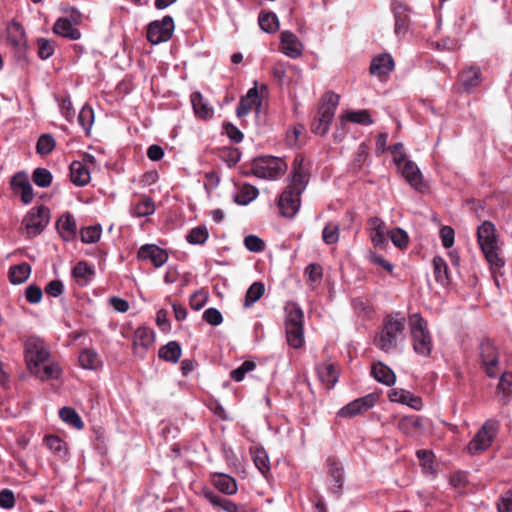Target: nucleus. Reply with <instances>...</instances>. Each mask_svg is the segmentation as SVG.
<instances>
[{
	"label": "nucleus",
	"mask_w": 512,
	"mask_h": 512,
	"mask_svg": "<svg viewBox=\"0 0 512 512\" xmlns=\"http://www.w3.org/2000/svg\"><path fill=\"white\" fill-rule=\"evenodd\" d=\"M309 168L305 165V157L301 154L295 156L292 170L288 178V185L278 197V210L281 216L293 218L300 209L301 195L309 182Z\"/></svg>",
	"instance_id": "obj_1"
},
{
	"label": "nucleus",
	"mask_w": 512,
	"mask_h": 512,
	"mask_svg": "<svg viewBox=\"0 0 512 512\" xmlns=\"http://www.w3.org/2000/svg\"><path fill=\"white\" fill-rule=\"evenodd\" d=\"M344 118L350 122L366 126L373 123L368 110L347 111Z\"/></svg>",
	"instance_id": "obj_48"
},
{
	"label": "nucleus",
	"mask_w": 512,
	"mask_h": 512,
	"mask_svg": "<svg viewBox=\"0 0 512 512\" xmlns=\"http://www.w3.org/2000/svg\"><path fill=\"white\" fill-rule=\"evenodd\" d=\"M340 235L339 225L335 222H328L322 231V240L327 245H333L338 242Z\"/></svg>",
	"instance_id": "obj_46"
},
{
	"label": "nucleus",
	"mask_w": 512,
	"mask_h": 512,
	"mask_svg": "<svg viewBox=\"0 0 512 512\" xmlns=\"http://www.w3.org/2000/svg\"><path fill=\"white\" fill-rule=\"evenodd\" d=\"M378 396L370 393L364 397L355 399L342 407L337 415L342 418H353L371 409L377 402Z\"/></svg>",
	"instance_id": "obj_15"
},
{
	"label": "nucleus",
	"mask_w": 512,
	"mask_h": 512,
	"mask_svg": "<svg viewBox=\"0 0 512 512\" xmlns=\"http://www.w3.org/2000/svg\"><path fill=\"white\" fill-rule=\"evenodd\" d=\"M258 26L267 33H274L279 30V21L274 13L262 11L258 16Z\"/></svg>",
	"instance_id": "obj_39"
},
{
	"label": "nucleus",
	"mask_w": 512,
	"mask_h": 512,
	"mask_svg": "<svg viewBox=\"0 0 512 512\" xmlns=\"http://www.w3.org/2000/svg\"><path fill=\"white\" fill-rule=\"evenodd\" d=\"M395 163L401 170L402 176L414 189L419 192L427 189L420 169L413 161L408 160L405 154L395 156Z\"/></svg>",
	"instance_id": "obj_12"
},
{
	"label": "nucleus",
	"mask_w": 512,
	"mask_h": 512,
	"mask_svg": "<svg viewBox=\"0 0 512 512\" xmlns=\"http://www.w3.org/2000/svg\"><path fill=\"white\" fill-rule=\"evenodd\" d=\"M15 506V496L12 490L3 489L0 491V507L3 509H11Z\"/></svg>",
	"instance_id": "obj_63"
},
{
	"label": "nucleus",
	"mask_w": 512,
	"mask_h": 512,
	"mask_svg": "<svg viewBox=\"0 0 512 512\" xmlns=\"http://www.w3.org/2000/svg\"><path fill=\"white\" fill-rule=\"evenodd\" d=\"M258 471L263 475L268 484L271 485L273 477L270 472V462L266 451L263 448L258 447Z\"/></svg>",
	"instance_id": "obj_45"
},
{
	"label": "nucleus",
	"mask_w": 512,
	"mask_h": 512,
	"mask_svg": "<svg viewBox=\"0 0 512 512\" xmlns=\"http://www.w3.org/2000/svg\"><path fill=\"white\" fill-rule=\"evenodd\" d=\"M317 373L321 382L328 388H333L338 380V371L333 364H320Z\"/></svg>",
	"instance_id": "obj_33"
},
{
	"label": "nucleus",
	"mask_w": 512,
	"mask_h": 512,
	"mask_svg": "<svg viewBox=\"0 0 512 512\" xmlns=\"http://www.w3.org/2000/svg\"><path fill=\"white\" fill-rule=\"evenodd\" d=\"M37 46H38V56L43 60L51 57L55 50L54 43L46 38L38 39Z\"/></svg>",
	"instance_id": "obj_58"
},
{
	"label": "nucleus",
	"mask_w": 512,
	"mask_h": 512,
	"mask_svg": "<svg viewBox=\"0 0 512 512\" xmlns=\"http://www.w3.org/2000/svg\"><path fill=\"white\" fill-rule=\"evenodd\" d=\"M458 82L463 91L471 92L482 82V72L478 66H468L462 69L458 75Z\"/></svg>",
	"instance_id": "obj_17"
},
{
	"label": "nucleus",
	"mask_w": 512,
	"mask_h": 512,
	"mask_svg": "<svg viewBox=\"0 0 512 512\" xmlns=\"http://www.w3.org/2000/svg\"><path fill=\"white\" fill-rule=\"evenodd\" d=\"M256 367V364L252 360H247L241 364L237 369H234L231 371L230 376L231 378L236 381L240 382L244 379L246 373L252 372Z\"/></svg>",
	"instance_id": "obj_55"
},
{
	"label": "nucleus",
	"mask_w": 512,
	"mask_h": 512,
	"mask_svg": "<svg viewBox=\"0 0 512 512\" xmlns=\"http://www.w3.org/2000/svg\"><path fill=\"white\" fill-rule=\"evenodd\" d=\"M155 204L151 197L143 196L137 203L132 205L130 213L134 217H146L154 214Z\"/></svg>",
	"instance_id": "obj_32"
},
{
	"label": "nucleus",
	"mask_w": 512,
	"mask_h": 512,
	"mask_svg": "<svg viewBox=\"0 0 512 512\" xmlns=\"http://www.w3.org/2000/svg\"><path fill=\"white\" fill-rule=\"evenodd\" d=\"M31 274V266L28 263H21L9 269V280L12 284L24 283Z\"/></svg>",
	"instance_id": "obj_37"
},
{
	"label": "nucleus",
	"mask_w": 512,
	"mask_h": 512,
	"mask_svg": "<svg viewBox=\"0 0 512 512\" xmlns=\"http://www.w3.org/2000/svg\"><path fill=\"white\" fill-rule=\"evenodd\" d=\"M286 339L290 347L299 349L304 345V312L301 307L289 301L284 307Z\"/></svg>",
	"instance_id": "obj_3"
},
{
	"label": "nucleus",
	"mask_w": 512,
	"mask_h": 512,
	"mask_svg": "<svg viewBox=\"0 0 512 512\" xmlns=\"http://www.w3.org/2000/svg\"><path fill=\"white\" fill-rule=\"evenodd\" d=\"M409 326L414 352L423 357H429L433 349V341L426 320L419 313H415L409 317Z\"/></svg>",
	"instance_id": "obj_4"
},
{
	"label": "nucleus",
	"mask_w": 512,
	"mask_h": 512,
	"mask_svg": "<svg viewBox=\"0 0 512 512\" xmlns=\"http://www.w3.org/2000/svg\"><path fill=\"white\" fill-rule=\"evenodd\" d=\"M256 104V82L251 87L245 96H242L236 114L239 118L246 116L252 109V106Z\"/></svg>",
	"instance_id": "obj_36"
},
{
	"label": "nucleus",
	"mask_w": 512,
	"mask_h": 512,
	"mask_svg": "<svg viewBox=\"0 0 512 512\" xmlns=\"http://www.w3.org/2000/svg\"><path fill=\"white\" fill-rule=\"evenodd\" d=\"M94 275V269L86 261L78 262L73 270L72 276L81 285L88 284Z\"/></svg>",
	"instance_id": "obj_34"
},
{
	"label": "nucleus",
	"mask_w": 512,
	"mask_h": 512,
	"mask_svg": "<svg viewBox=\"0 0 512 512\" xmlns=\"http://www.w3.org/2000/svg\"><path fill=\"white\" fill-rule=\"evenodd\" d=\"M204 496L214 507H219L226 512H238V507L233 501L221 497L213 491H205Z\"/></svg>",
	"instance_id": "obj_35"
},
{
	"label": "nucleus",
	"mask_w": 512,
	"mask_h": 512,
	"mask_svg": "<svg viewBox=\"0 0 512 512\" xmlns=\"http://www.w3.org/2000/svg\"><path fill=\"white\" fill-rule=\"evenodd\" d=\"M394 60L388 53L375 56L370 64V73L379 78L387 76L394 69Z\"/></svg>",
	"instance_id": "obj_22"
},
{
	"label": "nucleus",
	"mask_w": 512,
	"mask_h": 512,
	"mask_svg": "<svg viewBox=\"0 0 512 512\" xmlns=\"http://www.w3.org/2000/svg\"><path fill=\"white\" fill-rule=\"evenodd\" d=\"M370 230V239L377 248H384L387 245L388 230L384 221L378 217H372L368 220Z\"/></svg>",
	"instance_id": "obj_19"
},
{
	"label": "nucleus",
	"mask_w": 512,
	"mask_h": 512,
	"mask_svg": "<svg viewBox=\"0 0 512 512\" xmlns=\"http://www.w3.org/2000/svg\"><path fill=\"white\" fill-rule=\"evenodd\" d=\"M60 418L67 424L73 426L76 429H82L84 427V423L81 420L79 414L75 411V409L71 407H63L59 411Z\"/></svg>",
	"instance_id": "obj_42"
},
{
	"label": "nucleus",
	"mask_w": 512,
	"mask_h": 512,
	"mask_svg": "<svg viewBox=\"0 0 512 512\" xmlns=\"http://www.w3.org/2000/svg\"><path fill=\"white\" fill-rule=\"evenodd\" d=\"M397 428L405 435L415 436L422 429L421 418L416 415L403 416L398 420Z\"/></svg>",
	"instance_id": "obj_28"
},
{
	"label": "nucleus",
	"mask_w": 512,
	"mask_h": 512,
	"mask_svg": "<svg viewBox=\"0 0 512 512\" xmlns=\"http://www.w3.org/2000/svg\"><path fill=\"white\" fill-rule=\"evenodd\" d=\"M498 512H512V490L503 493L497 501Z\"/></svg>",
	"instance_id": "obj_60"
},
{
	"label": "nucleus",
	"mask_w": 512,
	"mask_h": 512,
	"mask_svg": "<svg viewBox=\"0 0 512 512\" xmlns=\"http://www.w3.org/2000/svg\"><path fill=\"white\" fill-rule=\"evenodd\" d=\"M55 145V139L51 134H42L37 141V153L47 155L54 150Z\"/></svg>",
	"instance_id": "obj_49"
},
{
	"label": "nucleus",
	"mask_w": 512,
	"mask_h": 512,
	"mask_svg": "<svg viewBox=\"0 0 512 512\" xmlns=\"http://www.w3.org/2000/svg\"><path fill=\"white\" fill-rule=\"evenodd\" d=\"M24 357L30 373L41 381L55 380L61 376V367L50 361V351L43 339L29 337L24 344Z\"/></svg>",
	"instance_id": "obj_2"
},
{
	"label": "nucleus",
	"mask_w": 512,
	"mask_h": 512,
	"mask_svg": "<svg viewBox=\"0 0 512 512\" xmlns=\"http://www.w3.org/2000/svg\"><path fill=\"white\" fill-rule=\"evenodd\" d=\"M70 179L77 186H85L91 179L89 167L83 162L73 161L70 164Z\"/></svg>",
	"instance_id": "obj_25"
},
{
	"label": "nucleus",
	"mask_w": 512,
	"mask_h": 512,
	"mask_svg": "<svg viewBox=\"0 0 512 512\" xmlns=\"http://www.w3.org/2000/svg\"><path fill=\"white\" fill-rule=\"evenodd\" d=\"M190 101L193 111L197 118L202 120H209L214 115V108L204 99L203 95L199 92H193L190 96Z\"/></svg>",
	"instance_id": "obj_23"
},
{
	"label": "nucleus",
	"mask_w": 512,
	"mask_h": 512,
	"mask_svg": "<svg viewBox=\"0 0 512 512\" xmlns=\"http://www.w3.org/2000/svg\"><path fill=\"white\" fill-rule=\"evenodd\" d=\"M154 343V332L148 327H139L133 336L134 354L143 357Z\"/></svg>",
	"instance_id": "obj_18"
},
{
	"label": "nucleus",
	"mask_w": 512,
	"mask_h": 512,
	"mask_svg": "<svg viewBox=\"0 0 512 512\" xmlns=\"http://www.w3.org/2000/svg\"><path fill=\"white\" fill-rule=\"evenodd\" d=\"M203 319L212 326H218L223 322L222 314L216 308L206 309L203 313Z\"/></svg>",
	"instance_id": "obj_59"
},
{
	"label": "nucleus",
	"mask_w": 512,
	"mask_h": 512,
	"mask_svg": "<svg viewBox=\"0 0 512 512\" xmlns=\"http://www.w3.org/2000/svg\"><path fill=\"white\" fill-rule=\"evenodd\" d=\"M138 258L149 259L155 267H161L168 260V254L165 250L154 244L143 245L138 251Z\"/></svg>",
	"instance_id": "obj_21"
},
{
	"label": "nucleus",
	"mask_w": 512,
	"mask_h": 512,
	"mask_svg": "<svg viewBox=\"0 0 512 512\" xmlns=\"http://www.w3.org/2000/svg\"><path fill=\"white\" fill-rule=\"evenodd\" d=\"M280 49L290 58H298L302 54V43L292 32L283 31L280 34Z\"/></svg>",
	"instance_id": "obj_20"
},
{
	"label": "nucleus",
	"mask_w": 512,
	"mask_h": 512,
	"mask_svg": "<svg viewBox=\"0 0 512 512\" xmlns=\"http://www.w3.org/2000/svg\"><path fill=\"white\" fill-rule=\"evenodd\" d=\"M405 328V318L387 316L383 321L382 330L375 337V345L384 352H389L397 345V336L402 334Z\"/></svg>",
	"instance_id": "obj_7"
},
{
	"label": "nucleus",
	"mask_w": 512,
	"mask_h": 512,
	"mask_svg": "<svg viewBox=\"0 0 512 512\" xmlns=\"http://www.w3.org/2000/svg\"><path fill=\"white\" fill-rule=\"evenodd\" d=\"M305 274L310 282L316 283L321 280L323 276V269L317 263L309 264L305 269Z\"/></svg>",
	"instance_id": "obj_62"
},
{
	"label": "nucleus",
	"mask_w": 512,
	"mask_h": 512,
	"mask_svg": "<svg viewBox=\"0 0 512 512\" xmlns=\"http://www.w3.org/2000/svg\"><path fill=\"white\" fill-rule=\"evenodd\" d=\"M499 430L500 422L498 420H486L468 443L466 448L467 452L470 455H476L486 451L497 437Z\"/></svg>",
	"instance_id": "obj_8"
},
{
	"label": "nucleus",
	"mask_w": 512,
	"mask_h": 512,
	"mask_svg": "<svg viewBox=\"0 0 512 512\" xmlns=\"http://www.w3.org/2000/svg\"><path fill=\"white\" fill-rule=\"evenodd\" d=\"M329 473L335 482V492L339 494L343 486V468L338 462L331 461L329 464Z\"/></svg>",
	"instance_id": "obj_53"
},
{
	"label": "nucleus",
	"mask_w": 512,
	"mask_h": 512,
	"mask_svg": "<svg viewBox=\"0 0 512 512\" xmlns=\"http://www.w3.org/2000/svg\"><path fill=\"white\" fill-rule=\"evenodd\" d=\"M209 233L205 226H197L190 230L186 236V240L193 245H201L208 239Z\"/></svg>",
	"instance_id": "obj_47"
},
{
	"label": "nucleus",
	"mask_w": 512,
	"mask_h": 512,
	"mask_svg": "<svg viewBox=\"0 0 512 512\" xmlns=\"http://www.w3.org/2000/svg\"><path fill=\"white\" fill-rule=\"evenodd\" d=\"M181 356V347L176 341H170L160 348L159 357L165 361L176 363Z\"/></svg>",
	"instance_id": "obj_40"
},
{
	"label": "nucleus",
	"mask_w": 512,
	"mask_h": 512,
	"mask_svg": "<svg viewBox=\"0 0 512 512\" xmlns=\"http://www.w3.org/2000/svg\"><path fill=\"white\" fill-rule=\"evenodd\" d=\"M45 442L47 447L59 458H64L68 453L66 443L56 435L46 436Z\"/></svg>",
	"instance_id": "obj_41"
},
{
	"label": "nucleus",
	"mask_w": 512,
	"mask_h": 512,
	"mask_svg": "<svg viewBox=\"0 0 512 512\" xmlns=\"http://www.w3.org/2000/svg\"><path fill=\"white\" fill-rule=\"evenodd\" d=\"M175 29L174 20L171 16L166 15L161 20H156L147 26V40L152 45L167 42L172 37Z\"/></svg>",
	"instance_id": "obj_11"
},
{
	"label": "nucleus",
	"mask_w": 512,
	"mask_h": 512,
	"mask_svg": "<svg viewBox=\"0 0 512 512\" xmlns=\"http://www.w3.org/2000/svg\"><path fill=\"white\" fill-rule=\"evenodd\" d=\"M287 169L288 165L283 158L272 155L258 156V178L277 180Z\"/></svg>",
	"instance_id": "obj_10"
},
{
	"label": "nucleus",
	"mask_w": 512,
	"mask_h": 512,
	"mask_svg": "<svg viewBox=\"0 0 512 512\" xmlns=\"http://www.w3.org/2000/svg\"><path fill=\"white\" fill-rule=\"evenodd\" d=\"M223 130H224L225 134L228 136V138L232 142L239 143V142L242 141V139H243L242 132L236 126H234L233 124H231V123H224L223 124Z\"/></svg>",
	"instance_id": "obj_64"
},
{
	"label": "nucleus",
	"mask_w": 512,
	"mask_h": 512,
	"mask_svg": "<svg viewBox=\"0 0 512 512\" xmlns=\"http://www.w3.org/2000/svg\"><path fill=\"white\" fill-rule=\"evenodd\" d=\"M11 188L14 193L20 194L21 201L24 204H29L32 202L34 198L33 188L26 173H16L11 179Z\"/></svg>",
	"instance_id": "obj_16"
},
{
	"label": "nucleus",
	"mask_w": 512,
	"mask_h": 512,
	"mask_svg": "<svg viewBox=\"0 0 512 512\" xmlns=\"http://www.w3.org/2000/svg\"><path fill=\"white\" fill-rule=\"evenodd\" d=\"M79 363L84 369H97L102 364L98 353L93 349H84L79 354Z\"/></svg>",
	"instance_id": "obj_38"
},
{
	"label": "nucleus",
	"mask_w": 512,
	"mask_h": 512,
	"mask_svg": "<svg viewBox=\"0 0 512 512\" xmlns=\"http://www.w3.org/2000/svg\"><path fill=\"white\" fill-rule=\"evenodd\" d=\"M432 263L436 282L443 287L449 286L451 284V277L446 261L442 257L436 256L433 258Z\"/></svg>",
	"instance_id": "obj_29"
},
{
	"label": "nucleus",
	"mask_w": 512,
	"mask_h": 512,
	"mask_svg": "<svg viewBox=\"0 0 512 512\" xmlns=\"http://www.w3.org/2000/svg\"><path fill=\"white\" fill-rule=\"evenodd\" d=\"M371 374L378 382L387 386H392L396 381V376L392 369L381 362L372 365Z\"/></svg>",
	"instance_id": "obj_30"
},
{
	"label": "nucleus",
	"mask_w": 512,
	"mask_h": 512,
	"mask_svg": "<svg viewBox=\"0 0 512 512\" xmlns=\"http://www.w3.org/2000/svg\"><path fill=\"white\" fill-rule=\"evenodd\" d=\"M392 243L399 249H406L409 244V236L401 228H394L388 232Z\"/></svg>",
	"instance_id": "obj_50"
},
{
	"label": "nucleus",
	"mask_w": 512,
	"mask_h": 512,
	"mask_svg": "<svg viewBox=\"0 0 512 512\" xmlns=\"http://www.w3.org/2000/svg\"><path fill=\"white\" fill-rule=\"evenodd\" d=\"M80 126L88 133L94 122V111L90 106H83L78 115Z\"/></svg>",
	"instance_id": "obj_52"
},
{
	"label": "nucleus",
	"mask_w": 512,
	"mask_h": 512,
	"mask_svg": "<svg viewBox=\"0 0 512 512\" xmlns=\"http://www.w3.org/2000/svg\"><path fill=\"white\" fill-rule=\"evenodd\" d=\"M52 174L46 168H36L33 172V182L42 188L48 187L52 182Z\"/></svg>",
	"instance_id": "obj_51"
},
{
	"label": "nucleus",
	"mask_w": 512,
	"mask_h": 512,
	"mask_svg": "<svg viewBox=\"0 0 512 512\" xmlns=\"http://www.w3.org/2000/svg\"><path fill=\"white\" fill-rule=\"evenodd\" d=\"M269 96V90L266 84H261L258 88V118L260 114H264L266 117L268 116V103L267 99Z\"/></svg>",
	"instance_id": "obj_57"
},
{
	"label": "nucleus",
	"mask_w": 512,
	"mask_h": 512,
	"mask_svg": "<svg viewBox=\"0 0 512 512\" xmlns=\"http://www.w3.org/2000/svg\"><path fill=\"white\" fill-rule=\"evenodd\" d=\"M256 198V188L244 184L234 195V201L240 205H247Z\"/></svg>",
	"instance_id": "obj_44"
},
{
	"label": "nucleus",
	"mask_w": 512,
	"mask_h": 512,
	"mask_svg": "<svg viewBox=\"0 0 512 512\" xmlns=\"http://www.w3.org/2000/svg\"><path fill=\"white\" fill-rule=\"evenodd\" d=\"M208 300V294L204 291H197L190 297V306L193 310L202 309Z\"/></svg>",
	"instance_id": "obj_61"
},
{
	"label": "nucleus",
	"mask_w": 512,
	"mask_h": 512,
	"mask_svg": "<svg viewBox=\"0 0 512 512\" xmlns=\"http://www.w3.org/2000/svg\"><path fill=\"white\" fill-rule=\"evenodd\" d=\"M477 241L486 260L491 266L501 267L504 262L498 256V236L496 227L490 221H484L477 229Z\"/></svg>",
	"instance_id": "obj_5"
},
{
	"label": "nucleus",
	"mask_w": 512,
	"mask_h": 512,
	"mask_svg": "<svg viewBox=\"0 0 512 512\" xmlns=\"http://www.w3.org/2000/svg\"><path fill=\"white\" fill-rule=\"evenodd\" d=\"M395 17V33L397 35L404 34L409 27V15L407 8L402 4L393 5Z\"/></svg>",
	"instance_id": "obj_31"
},
{
	"label": "nucleus",
	"mask_w": 512,
	"mask_h": 512,
	"mask_svg": "<svg viewBox=\"0 0 512 512\" xmlns=\"http://www.w3.org/2000/svg\"><path fill=\"white\" fill-rule=\"evenodd\" d=\"M416 455L420 461V465L425 470V472L433 474L434 473V468H433L434 454H433V452L430 450L422 449V450H418L416 452Z\"/></svg>",
	"instance_id": "obj_54"
},
{
	"label": "nucleus",
	"mask_w": 512,
	"mask_h": 512,
	"mask_svg": "<svg viewBox=\"0 0 512 512\" xmlns=\"http://www.w3.org/2000/svg\"><path fill=\"white\" fill-rule=\"evenodd\" d=\"M57 230L64 241H71L76 237L77 224L70 213L63 214L57 221Z\"/></svg>",
	"instance_id": "obj_24"
},
{
	"label": "nucleus",
	"mask_w": 512,
	"mask_h": 512,
	"mask_svg": "<svg viewBox=\"0 0 512 512\" xmlns=\"http://www.w3.org/2000/svg\"><path fill=\"white\" fill-rule=\"evenodd\" d=\"M2 39L6 46L12 49L19 57L27 50V36L21 23L13 20L7 24Z\"/></svg>",
	"instance_id": "obj_9"
},
{
	"label": "nucleus",
	"mask_w": 512,
	"mask_h": 512,
	"mask_svg": "<svg viewBox=\"0 0 512 512\" xmlns=\"http://www.w3.org/2000/svg\"><path fill=\"white\" fill-rule=\"evenodd\" d=\"M211 482L215 488L226 495H233L237 492L235 479L227 474L214 473L211 475Z\"/></svg>",
	"instance_id": "obj_26"
},
{
	"label": "nucleus",
	"mask_w": 512,
	"mask_h": 512,
	"mask_svg": "<svg viewBox=\"0 0 512 512\" xmlns=\"http://www.w3.org/2000/svg\"><path fill=\"white\" fill-rule=\"evenodd\" d=\"M101 234L102 227L100 224L84 227L80 230L81 241L86 244L98 242Z\"/></svg>",
	"instance_id": "obj_43"
},
{
	"label": "nucleus",
	"mask_w": 512,
	"mask_h": 512,
	"mask_svg": "<svg viewBox=\"0 0 512 512\" xmlns=\"http://www.w3.org/2000/svg\"><path fill=\"white\" fill-rule=\"evenodd\" d=\"M339 95L334 92H326L319 103L317 115L312 124L311 131L316 135H325L334 118L336 108L339 104Z\"/></svg>",
	"instance_id": "obj_6"
},
{
	"label": "nucleus",
	"mask_w": 512,
	"mask_h": 512,
	"mask_svg": "<svg viewBox=\"0 0 512 512\" xmlns=\"http://www.w3.org/2000/svg\"><path fill=\"white\" fill-rule=\"evenodd\" d=\"M479 357L485 374L489 378H495L499 366V353L490 340H485L480 344Z\"/></svg>",
	"instance_id": "obj_13"
},
{
	"label": "nucleus",
	"mask_w": 512,
	"mask_h": 512,
	"mask_svg": "<svg viewBox=\"0 0 512 512\" xmlns=\"http://www.w3.org/2000/svg\"><path fill=\"white\" fill-rule=\"evenodd\" d=\"M50 211L41 205L31 209L25 217V227L30 236L39 235L49 223Z\"/></svg>",
	"instance_id": "obj_14"
},
{
	"label": "nucleus",
	"mask_w": 512,
	"mask_h": 512,
	"mask_svg": "<svg viewBox=\"0 0 512 512\" xmlns=\"http://www.w3.org/2000/svg\"><path fill=\"white\" fill-rule=\"evenodd\" d=\"M53 31L70 40H78L81 37L80 31L67 18L58 19L54 24Z\"/></svg>",
	"instance_id": "obj_27"
},
{
	"label": "nucleus",
	"mask_w": 512,
	"mask_h": 512,
	"mask_svg": "<svg viewBox=\"0 0 512 512\" xmlns=\"http://www.w3.org/2000/svg\"><path fill=\"white\" fill-rule=\"evenodd\" d=\"M497 390L503 397L509 398L512 395V372H504L499 379Z\"/></svg>",
	"instance_id": "obj_56"
}]
</instances>
